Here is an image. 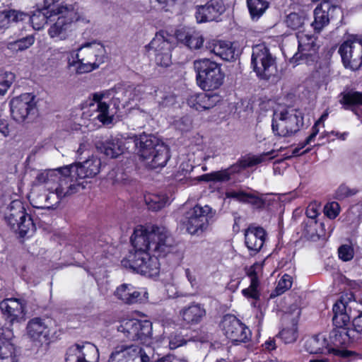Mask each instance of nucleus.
Returning a JSON list of instances; mask_svg holds the SVG:
<instances>
[{
    "label": "nucleus",
    "instance_id": "obj_1",
    "mask_svg": "<svg viewBox=\"0 0 362 362\" xmlns=\"http://www.w3.org/2000/svg\"><path fill=\"white\" fill-rule=\"evenodd\" d=\"M131 242L134 250L123 257L120 266L149 277L157 276L160 264L156 255H165L173 243L168 230L163 226H140L134 230Z\"/></svg>",
    "mask_w": 362,
    "mask_h": 362
},
{
    "label": "nucleus",
    "instance_id": "obj_2",
    "mask_svg": "<svg viewBox=\"0 0 362 362\" xmlns=\"http://www.w3.org/2000/svg\"><path fill=\"white\" fill-rule=\"evenodd\" d=\"M37 183L43 184L46 190H54L59 202L85 188L84 181H80L71 170L65 165L62 168L47 169L37 174Z\"/></svg>",
    "mask_w": 362,
    "mask_h": 362
},
{
    "label": "nucleus",
    "instance_id": "obj_3",
    "mask_svg": "<svg viewBox=\"0 0 362 362\" xmlns=\"http://www.w3.org/2000/svg\"><path fill=\"white\" fill-rule=\"evenodd\" d=\"M124 145L127 149L136 148L138 156L150 169L163 168L170 158L168 146L151 134L127 139Z\"/></svg>",
    "mask_w": 362,
    "mask_h": 362
},
{
    "label": "nucleus",
    "instance_id": "obj_4",
    "mask_svg": "<svg viewBox=\"0 0 362 362\" xmlns=\"http://www.w3.org/2000/svg\"><path fill=\"white\" fill-rule=\"evenodd\" d=\"M346 325H334L329 334L328 353L340 357L346 362H353L362 358V356L354 351L346 349L355 338L356 332L362 333V310H358V315L354 317V329L346 327Z\"/></svg>",
    "mask_w": 362,
    "mask_h": 362
},
{
    "label": "nucleus",
    "instance_id": "obj_5",
    "mask_svg": "<svg viewBox=\"0 0 362 362\" xmlns=\"http://www.w3.org/2000/svg\"><path fill=\"white\" fill-rule=\"evenodd\" d=\"M105 59V49L102 44L87 42L67 52V66L76 74H82L96 69Z\"/></svg>",
    "mask_w": 362,
    "mask_h": 362
},
{
    "label": "nucleus",
    "instance_id": "obj_6",
    "mask_svg": "<svg viewBox=\"0 0 362 362\" xmlns=\"http://www.w3.org/2000/svg\"><path fill=\"white\" fill-rule=\"evenodd\" d=\"M78 14L73 5H60L50 11L48 30L49 37L55 40H64L68 37L71 23L78 21Z\"/></svg>",
    "mask_w": 362,
    "mask_h": 362
},
{
    "label": "nucleus",
    "instance_id": "obj_7",
    "mask_svg": "<svg viewBox=\"0 0 362 362\" xmlns=\"http://www.w3.org/2000/svg\"><path fill=\"white\" fill-rule=\"evenodd\" d=\"M274 150L263 153L258 156L250 157L247 158L239 159L235 163L228 168L214 171L210 173L204 174L199 177V180L204 182H226L231 180L232 176L240 173L247 168L252 167L266 160L267 156L269 160L273 159L276 155Z\"/></svg>",
    "mask_w": 362,
    "mask_h": 362
},
{
    "label": "nucleus",
    "instance_id": "obj_8",
    "mask_svg": "<svg viewBox=\"0 0 362 362\" xmlns=\"http://www.w3.org/2000/svg\"><path fill=\"white\" fill-rule=\"evenodd\" d=\"M194 67L197 72V84L202 89L214 90L222 85L224 74L219 64L204 58L195 60Z\"/></svg>",
    "mask_w": 362,
    "mask_h": 362
},
{
    "label": "nucleus",
    "instance_id": "obj_9",
    "mask_svg": "<svg viewBox=\"0 0 362 362\" xmlns=\"http://www.w3.org/2000/svg\"><path fill=\"white\" fill-rule=\"evenodd\" d=\"M303 124L302 113L296 109L275 111L273 115L272 129L275 136H291L298 132Z\"/></svg>",
    "mask_w": 362,
    "mask_h": 362
},
{
    "label": "nucleus",
    "instance_id": "obj_10",
    "mask_svg": "<svg viewBox=\"0 0 362 362\" xmlns=\"http://www.w3.org/2000/svg\"><path fill=\"white\" fill-rule=\"evenodd\" d=\"M216 210L209 205H195L185 216L184 225L187 231L194 235H201L214 221Z\"/></svg>",
    "mask_w": 362,
    "mask_h": 362
},
{
    "label": "nucleus",
    "instance_id": "obj_11",
    "mask_svg": "<svg viewBox=\"0 0 362 362\" xmlns=\"http://www.w3.org/2000/svg\"><path fill=\"white\" fill-rule=\"evenodd\" d=\"M4 218L12 230L18 232L21 237L29 235L35 230V224L18 200L11 202L5 212Z\"/></svg>",
    "mask_w": 362,
    "mask_h": 362
},
{
    "label": "nucleus",
    "instance_id": "obj_12",
    "mask_svg": "<svg viewBox=\"0 0 362 362\" xmlns=\"http://www.w3.org/2000/svg\"><path fill=\"white\" fill-rule=\"evenodd\" d=\"M251 66L260 79L269 80L277 73L276 57L264 44L252 47Z\"/></svg>",
    "mask_w": 362,
    "mask_h": 362
},
{
    "label": "nucleus",
    "instance_id": "obj_13",
    "mask_svg": "<svg viewBox=\"0 0 362 362\" xmlns=\"http://www.w3.org/2000/svg\"><path fill=\"white\" fill-rule=\"evenodd\" d=\"M175 35H172L165 30H160L146 46L149 55L154 56L158 65L168 66L171 64V50L175 44Z\"/></svg>",
    "mask_w": 362,
    "mask_h": 362
},
{
    "label": "nucleus",
    "instance_id": "obj_14",
    "mask_svg": "<svg viewBox=\"0 0 362 362\" xmlns=\"http://www.w3.org/2000/svg\"><path fill=\"white\" fill-rule=\"evenodd\" d=\"M152 323L149 320H124L117 327V337L119 339L124 337L130 341L149 344L152 338Z\"/></svg>",
    "mask_w": 362,
    "mask_h": 362
},
{
    "label": "nucleus",
    "instance_id": "obj_15",
    "mask_svg": "<svg viewBox=\"0 0 362 362\" xmlns=\"http://www.w3.org/2000/svg\"><path fill=\"white\" fill-rule=\"evenodd\" d=\"M339 53L346 68L358 70L362 66V41L355 37L345 40L339 47Z\"/></svg>",
    "mask_w": 362,
    "mask_h": 362
},
{
    "label": "nucleus",
    "instance_id": "obj_16",
    "mask_svg": "<svg viewBox=\"0 0 362 362\" xmlns=\"http://www.w3.org/2000/svg\"><path fill=\"white\" fill-rule=\"evenodd\" d=\"M12 118L16 122H23L28 117L34 114L36 110L35 96L31 93H23L10 101Z\"/></svg>",
    "mask_w": 362,
    "mask_h": 362
},
{
    "label": "nucleus",
    "instance_id": "obj_17",
    "mask_svg": "<svg viewBox=\"0 0 362 362\" xmlns=\"http://www.w3.org/2000/svg\"><path fill=\"white\" fill-rule=\"evenodd\" d=\"M29 200L33 207L37 209H56L59 204L54 190H46L43 184H37V177L33 182Z\"/></svg>",
    "mask_w": 362,
    "mask_h": 362
},
{
    "label": "nucleus",
    "instance_id": "obj_18",
    "mask_svg": "<svg viewBox=\"0 0 362 362\" xmlns=\"http://www.w3.org/2000/svg\"><path fill=\"white\" fill-rule=\"evenodd\" d=\"M222 325L225 335L233 341L245 343L250 339V329L235 316H225Z\"/></svg>",
    "mask_w": 362,
    "mask_h": 362
},
{
    "label": "nucleus",
    "instance_id": "obj_19",
    "mask_svg": "<svg viewBox=\"0 0 362 362\" xmlns=\"http://www.w3.org/2000/svg\"><path fill=\"white\" fill-rule=\"evenodd\" d=\"M98 352L95 346L89 342L75 344L69 348L66 362H97Z\"/></svg>",
    "mask_w": 362,
    "mask_h": 362
},
{
    "label": "nucleus",
    "instance_id": "obj_20",
    "mask_svg": "<svg viewBox=\"0 0 362 362\" xmlns=\"http://www.w3.org/2000/svg\"><path fill=\"white\" fill-rule=\"evenodd\" d=\"M111 95V90H103L95 93L92 95L93 101L90 107L93 108L94 113L90 115L93 119H98L103 124L112 123V117L110 115V104L104 100L109 98Z\"/></svg>",
    "mask_w": 362,
    "mask_h": 362
},
{
    "label": "nucleus",
    "instance_id": "obj_21",
    "mask_svg": "<svg viewBox=\"0 0 362 362\" xmlns=\"http://www.w3.org/2000/svg\"><path fill=\"white\" fill-rule=\"evenodd\" d=\"M296 37L298 42V52L294 54L293 60L296 62L303 58L314 60L313 57L319 48L316 42L317 38L313 35L305 33L303 30L299 31L296 34Z\"/></svg>",
    "mask_w": 362,
    "mask_h": 362
},
{
    "label": "nucleus",
    "instance_id": "obj_22",
    "mask_svg": "<svg viewBox=\"0 0 362 362\" xmlns=\"http://www.w3.org/2000/svg\"><path fill=\"white\" fill-rule=\"evenodd\" d=\"M352 309L358 313V310H362V300L358 303L356 300H350L346 303L343 300H339L333 306V324L347 325L352 315Z\"/></svg>",
    "mask_w": 362,
    "mask_h": 362
},
{
    "label": "nucleus",
    "instance_id": "obj_23",
    "mask_svg": "<svg viewBox=\"0 0 362 362\" xmlns=\"http://www.w3.org/2000/svg\"><path fill=\"white\" fill-rule=\"evenodd\" d=\"M226 10L221 0H210L205 5L197 6L196 18L197 22L216 21Z\"/></svg>",
    "mask_w": 362,
    "mask_h": 362
},
{
    "label": "nucleus",
    "instance_id": "obj_24",
    "mask_svg": "<svg viewBox=\"0 0 362 362\" xmlns=\"http://www.w3.org/2000/svg\"><path fill=\"white\" fill-rule=\"evenodd\" d=\"M27 334L37 345L47 343L49 335V328L45 320L35 317L27 325Z\"/></svg>",
    "mask_w": 362,
    "mask_h": 362
},
{
    "label": "nucleus",
    "instance_id": "obj_25",
    "mask_svg": "<svg viewBox=\"0 0 362 362\" xmlns=\"http://www.w3.org/2000/svg\"><path fill=\"white\" fill-rule=\"evenodd\" d=\"M206 314L204 305L195 302L184 306L179 311V317L182 324L189 327L199 324Z\"/></svg>",
    "mask_w": 362,
    "mask_h": 362
},
{
    "label": "nucleus",
    "instance_id": "obj_26",
    "mask_svg": "<svg viewBox=\"0 0 362 362\" xmlns=\"http://www.w3.org/2000/svg\"><path fill=\"white\" fill-rule=\"evenodd\" d=\"M25 304L18 298H6L0 303V309L11 323L24 320Z\"/></svg>",
    "mask_w": 362,
    "mask_h": 362
},
{
    "label": "nucleus",
    "instance_id": "obj_27",
    "mask_svg": "<svg viewBox=\"0 0 362 362\" xmlns=\"http://www.w3.org/2000/svg\"><path fill=\"white\" fill-rule=\"evenodd\" d=\"M13 331L4 328L0 332V360L1 362H17L16 347L12 342Z\"/></svg>",
    "mask_w": 362,
    "mask_h": 362
},
{
    "label": "nucleus",
    "instance_id": "obj_28",
    "mask_svg": "<svg viewBox=\"0 0 362 362\" xmlns=\"http://www.w3.org/2000/svg\"><path fill=\"white\" fill-rule=\"evenodd\" d=\"M339 8L329 1H322L314 10V21L311 23L314 30L320 33L329 23L332 13Z\"/></svg>",
    "mask_w": 362,
    "mask_h": 362
},
{
    "label": "nucleus",
    "instance_id": "obj_29",
    "mask_svg": "<svg viewBox=\"0 0 362 362\" xmlns=\"http://www.w3.org/2000/svg\"><path fill=\"white\" fill-rule=\"evenodd\" d=\"M100 160L93 156L83 163L71 164L68 166L71 168L74 174L81 181V180L96 175L100 171Z\"/></svg>",
    "mask_w": 362,
    "mask_h": 362
},
{
    "label": "nucleus",
    "instance_id": "obj_30",
    "mask_svg": "<svg viewBox=\"0 0 362 362\" xmlns=\"http://www.w3.org/2000/svg\"><path fill=\"white\" fill-rule=\"evenodd\" d=\"M177 40L190 49H199L203 46L204 37L202 35L194 29L181 28L175 33Z\"/></svg>",
    "mask_w": 362,
    "mask_h": 362
},
{
    "label": "nucleus",
    "instance_id": "obj_31",
    "mask_svg": "<svg viewBox=\"0 0 362 362\" xmlns=\"http://www.w3.org/2000/svg\"><path fill=\"white\" fill-rule=\"evenodd\" d=\"M219 101L216 94L200 93L191 95L187 100V105L197 111H203L214 107Z\"/></svg>",
    "mask_w": 362,
    "mask_h": 362
},
{
    "label": "nucleus",
    "instance_id": "obj_32",
    "mask_svg": "<svg viewBox=\"0 0 362 362\" xmlns=\"http://www.w3.org/2000/svg\"><path fill=\"white\" fill-rule=\"evenodd\" d=\"M266 231L259 226H250L245 233V241L247 248L258 252L264 245Z\"/></svg>",
    "mask_w": 362,
    "mask_h": 362
},
{
    "label": "nucleus",
    "instance_id": "obj_33",
    "mask_svg": "<svg viewBox=\"0 0 362 362\" xmlns=\"http://www.w3.org/2000/svg\"><path fill=\"white\" fill-rule=\"evenodd\" d=\"M141 347L135 344H121L115 347V361L128 362L139 357Z\"/></svg>",
    "mask_w": 362,
    "mask_h": 362
},
{
    "label": "nucleus",
    "instance_id": "obj_34",
    "mask_svg": "<svg viewBox=\"0 0 362 362\" xmlns=\"http://www.w3.org/2000/svg\"><path fill=\"white\" fill-rule=\"evenodd\" d=\"M212 52L226 61L233 60L238 54V51L236 50L232 43L223 41L215 43Z\"/></svg>",
    "mask_w": 362,
    "mask_h": 362
},
{
    "label": "nucleus",
    "instance_id": "obj_35",
    "mask_svg": "<svg viewBox=\"0 0 362 362\" xmlns=\"http://www.w3.org/2000/svg\"><path fill=\"white\" fill-rule=\"evenodd\" d=\"M305 348L312 354L323 353L325 350L328 351L329 349L327 340L322 334H317L308 339L305 343Z\"/></svg>",
    "mask_w": 362,
    "mask_h": 362
},
{
    "label": "nucleus",
    "instance_id": "obj_36",
    "mask_svg": "<svg viewBox=\"0 0 362 362\" xmlns=\"http://www.w3.org/2000/svg\"><path fill=\"white\" fill-rule=\"evenodd\" d=\"M247 6L253 21L258 20L269 7L266 0H247Z\"/></svg>",
    "mask_w": 362,
    "mask_h": 362
},
{
    "label": "nucleus",
    "instance_id": "obj_37",
    "mask_svg": "<svg viewBox=\"0 0 362 362\" xmlns=\"http://www.w3.org/2000/svg\"><path fill=\"white\" fill-rule=\"evenodd\" d=\"M308 21V16L304 12H293L289 13L285 20L287 27L292 30L303 29Z\"/></svg>",
    "mask_w": 362,
    "mask_h": 362
},
{
    "label": "nucleus",
    "instance_id": "obj_38",
    "mask_svg": "<svg viewBox=\"0 0 362 362\" xmlns=\"http://www.w3.org/2000/svg\"><path fill=\"white\" fill-rule=\"evenodd\" d=\"M144 199L148 209L156 211L164 208L168 202L165 194H148L145 195Z\"/></svg>",
    "mask_w": 362,
    "mask_h": 362
},
{
    "label": "nucleus",
    "instance_id": "obj_39",
    "mask_svg": "<svg viewBox=\"0 0 362 362\" xmlns=\"http://www.w3.org/2000/svg\"><path fill=\"white\" fill-rule=\"evenodd\" d=\"M341 104L345 109H352L356 106H362V92L350 90L342 94Z\"/></svg>",
    "mask_w": 362,
    "mask_h": 362
},
{
    "label": "nucleus",
    "instance_id": "obj_40",
    "mask_svg": "<svg viewBox=\"0 0 362 362\" xmlns=\"http://www.w3.org/2000/svg\"><path fill=\"white\" fill-rule=\"evenodd\" d=\"M50 11L45 13L41 11H37L33 16H28V21L30 22L35 30H40L46 23H49V17Z\"/></svg>",
    "mask_w": 362,
    "mask_h": 362
},
{
    "label": "nucleus",
    "instance_id": "obj_41",
    "mask_svg": "<svg viewBox=\"0 0 362 362\" xmlns=\"http://www.w3.org/2000/svg\"><path fill=\"white\" fill-rule=\"evenodd\" d=\"M148 298V293L144 289L136 290L133 287V290H131L129 293V297L125 304L132 305L134 303H146Z\"/></svg>",
    "mask_w": 362,
    "mask_h": 362
},
{
    "label": "nucleus",
    "instance_id": "obj_42",
    "mask_svg": "<svg viewBox=\"0 0 362 362\" xmlns=\"http://www.w3.org/2000/svg\"><path fill=\"white\" fill-rule=\"evenodd\" d=\"M292 286V277L288 274H284L279 281L278 284L270 297L274 298L280 296L286 291L288 290Z\"/></svg>",
    "mask_w": 362,
    "mask_h": 362
},
{
    "label": "nucleus",
    "instance_id": "obj_43",
    "mask_svg": "<svg viewBox=\"0 0 362 362\" xmlns=\"http://www.w3.org/2000/svg\"><path fill=\"white\" fill-rule=\"evenodd\" d=\"M15 76L8 71H0V94L4 95L13 82Z\"/></svg>",
    "mask_w": 362,
    "mask_h": 362
},
{
    "label": "nucleus",
    "instance_id": "obj_44",
    "mask_svg": "<svg viewBox=\"0 0 362 362\" xmlns=\"http://www.w3.org/2000/svg\"><path fill=\"white\" fill-rule=\"evenodd\" d=\"M358 192L356 189H351L344 184H341L336 190L334 198L343 200L347 197L355 195Z\"/></svg>",
    "mask_w": 362,
    "mask_h": 362
},
{
    "label": "nucleus",
    "instance_id": "obj_45",
    "mask_svg": "<svg viewBox=\"0 0 362 362\" xmlns=\"http://www.w3.org/2000/svg\"><path fill=\"white\" fill-rule=\"evenodd\" d=\"M98 150L105 156L112 159L113 158V142L110 139L99 141L96 144Z\"/></svg>",
    "mask_w": 362,
    "mask_h": 362
},
{
    "label": "nucleus",
    "instance_id": "obj_46",
    "mask_svg": "<svg viewBox=\"0 0 362 362\" xmlns=\"http://www.w3.org/2000/svg\"><path fill=\"white\" fill-rule=\"evenodd\" d=\"M262 269V264L255 262L249 267H245V270L247 276L250 278V282H252L253 286L256 284H259L258 273Z\"/></svg>",
    "mask_w": 362,
    "mask_h": 362
},
{
    "label": "nucleus",
    "instance_id": "obj_47",
    "mask_svg": "<svg viewBox=\"0 0 362 362\" xmlns=\"http://www.w3.org/2000/svg\"><path fill=\"white\" fill-rule=\"evenodd\" d=\"M338 255L339 259L342 261H350L354 257V248L350 245H342L338 248Z\"/></svg>",
    "mask_w": 362,
    "mask_h": 362
},
{
    "label": "nucleus",
    "instance_id": "obj_48",
    "mask_svg": "<svg viewBox=\"0 0 362 362\" xmlns=\"http://www.w3.org/2000/svg\"><path fill=\"white\" fill-rule=\"evenodd\" d=\"M279 335L285 344L293 343L297 339L296 328L293 327L289 329H284L279 332Z\"/></svg>",
    "mask_w": 362,
    "mask_h": 362
},
{
    "label": "nucleus",
    "instance_id": "obj_49",
    "mask_svg": "<svg viewBox=\"0 0 362 362\" xmlns=\"http://www.w3.org/2000/svg\"><path fill=\"white\" fill-rule=\"evenodd\" d=\"M247 204H251L254 208L262 209L267 205V199L264 195L258 196L255 194L250 193Z\"/></svg>",
    "mask_w": 362,
    "mask_h": 362
},
{
    "label": "nucleus",
    "instance_id": "obj_50",
    "mask_svg": "<svg viewBox=\"0 0 362 362\" xmlns=\"http://www.w3.org/2000/svg\"><path fill=\"white\" fill-rule=\"evenodd\" d=\"M130 137H123L122 135L117 134V137L116 139V143H115V158L119 157V156L124 153V151H128L124 145L126 139H129ZM132 138L136 139L137 136H132Z\"/></svg>",
    "mask_w": 362,
    "mask_h": 362
},
{
    "label": "nucleus",
    "instance_id": "obj_51",
    "mask_svg": "<svg viewBox=\"0 0 362 362\" xmlns=\"http://www.w3.org/2000/svg\"><path fill=\"white\" fill-rule=\"evenodd\" d=\"M131 290H133V286L132 284H123L117 288V291L116 293L115 292V294H116L117 298L124 303H126Z\"/></svg>",
    "mask_w": 362,
    "mask_h": 362
},
{
    "label": "nucleus",
    "instance_id": "obj_52",
    "mask_svg": "<svg viewBox=\"0 0 362 362\" xmlns=\"http://www.w3.org/2000/svg\"><path fill=\"white\" fill-rule=\"evenodd\" d=\"M6 16L9 21L18 22L28 21V14L16 10H10L6 13Z\"/></svg>",
    "mask_w": 362,
    "mask_h": 362
},
{
    "label": "nucleus",
    "instance_id": "obj_53",
    "mask_svg": "<svg viewBox=\"0 0 362 362\" xmlns=\"http://www.w3.org/2000/svg\"><path fill=\"white\" fill-rule=\"evenodd\" d=\"M325 214L329 218H335L339 214L340 207L337 202H333L325 206Z\"/></svg>",
    "mask_w": 362,
    "mask_h": 362
},
{
    "label": "nucleus",
    "instance_id": "obj_54",
    "mask_svg": "<svg viewBox=\"0 0 362 362\" xmlns=\"http://www.w3.org/2000/svg\"><path fill=\"white\" fill-rule=\"evenodd\" d=\"M34 42V37L32 35H29L16 41L13 45L17 50H24L30 47Z\"/></svg>",
    "mask_w": 362,
    "mask_h": 362
},
{
    "label": "nucleus",
    "instance_id": "obj_55",
    "mask_svg": "<svg viewBox=\"0 0 362 362\" xmlns=\"http://www.w3.org/2000/svg\"><path fill=\"white\" fill-rule=\"evenodd\" d=\"M258 286V284H256L255 286H253L252 282H250V286L242 291L243 296L247 298H251L255 300L258 299L259 297V291H257Z\"/></svg>",
    "mask_w": 362,
    "mask_h": 362
},
{
    "label": "nucleus",
    "instance_id": "obj_56",
    "mask_svg": "<svg viewBox=\"0 0 362 362\" xmlns=\"http://www.w3.org/2000/svg\"><path fill=\"white\" fill-rule=\"evenodd\" d=\"M249 194L250 193H246L243 191H232L227 192L226 196L228 198L234 199L240 202L247 204Z\"/></svg>",
    "mask_w": 362,
    "mask_h": 362
},
{
    "label": "nucleus",
    "instance_id": "obj_57",
    "mask_svg": "<svg viewBox=\"0 0 362 362\" xmlns=\"http://www.w3.org/2000/svg\"><path fill=\"white\" fill-rule=\"evenodd\" d=\"M153 355V349L149 346H146L144 348L141 347V351L139 357L141 362H150L151 356Z\"/></svg>",
    "mask_w": 362,
    "mask_h": 362
},
{
    "label": "nucleus",
    "instance_id": "obj_58",
    "mask_svg": "<svg viewBox=\"0 0 362 362\" xmlns=\"http://www.w3.org/2000/svg\"><path fill=\"white\" fill-rule=\"evenodd\" d=\"M192 122L189 117H183L177 123L178 128L182 131H187L191 127Z\"/></svg>",
    "mask_w": 362,
    "mask_h": 362
},
{
    "label": "nucleus",
    "instance_id": "obj_59",
    "mask_svg": "<svg viewBox=\"0 0 362 362\" xmlns=\"http://www.w3.org/2000/svg\"><path fill=\"white\" fill-rule=\"evenodd\" d=\"M0 132L3 136H7L9 135V128L8 122L6 120H0Z\"/></svg>",
    "mask_w": 362,
    "mask_h": 362
},
{
    "label": "nucleus",
    "instance_id": "obj_60",
    "mask_svg": "<svg viewBox=\"0 0 362 362\" xmlns=\"http://www.w3.org/2000/svg\"><path fill=\"white\" fill-rule=\"evenodd\" d=\"M185 272L186 277L187 278L191 285L192 286H194L197 284L195 276L193 275L192 272L190 271L189 269H186Z\"/></svg>",
    "mask_w": 362,
    "mask_h": 362
},
{
    "label": "nucleus",
    "instance_id": "obj_61",
    "mask_svg": "<svg viewBox=\"0 0 362 362\" xmlns=\"http://www.w3.org/2000/svg\"><path fill=\"white\" fill-rule=\"evenodd\" d=\"M317 135V134L311 132V134L307 137L305 141L301 144V148H304L305 146L313 141Z\"/></svg>",
    "mask_w": 362,
    "mask_h": 362
},
{
    "label": "nucleus",
    "instance_id": "obj_62",
    "mask_svg": "<svg viewBox=\"0 0 362 362\" xmlns=\"http://www.w3.org/2000/svg\"><path fill=\"white\" fill-rule=\"evenodd\" d=\"M317 135V134L311 132V134L307 137L305 141L301 144V148H304L305 146L313 141Z\"/></svg>",
    "mask_w": 362,
    "mask_h": 362
},
{
    "label": "nucleus",
    "instance_id": "obj_63",
    "mask_svg": "<svg viewBox=\"0 0 362 362\" xmlns=\"http://www.w3.org/2000/svg\"><path fill=\"white\" fill-rule=\"evenodd\" d=\"M306 215L308 218L315 219L317 216V212L314 207H308L306 210Z\"/></svg>",
    "mask_w": 362,
    "mask_h": 362
},
{
    "label": "nucleus",
    "instance_id": "obj_64",
    "mask_svg": "<svg viewBox=\"0 0 362 362\" xmlns=\"http://www.w3.org/2000/svg\"><path fill=\"white\" fill-rule=\"evenodd\" d=\"M183 344L182 339L177 341L175 339H170L169 342V346L171 349H176Z\"/></svg>",
    "mask_w": 362,
    "mask_h": 362
}]
</instances>
